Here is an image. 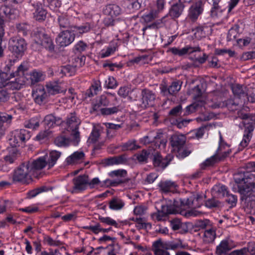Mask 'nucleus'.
<instances>
[{"instance_id": "f257e3e1", "label": "nucleus", "mask_w": 255, "mask_h": 255, "mask_svg": "<svg viewBox=\"0 0 255 255\" xmlns=\"http://www.w3.org/2000/svg\"><path fill=\"white\" fill-rule=\"evenodd\" d=\"M240 200L244 203V208L247 214H255V176L249 172H240L234 174Z\"/></svg>"}, {"instance_id": "f03ea898", "label": "nucleus", "mask_w": 255, "mask_h": 255, "mask_svg": "<svg viewBox=\"0 0 255 255\" xmlns=\"http://www.w3.org/2000/svg\"><path fill=\"white\" fill-rule=\"evenodd\" d=\"M186 138L183 134H173L170 138V142L173 150L176 152L177 156L183 158L190 154L191 151L184 148Z\"/></svg>"}, {"instance_id": "7ed1b4c3", "label": "nucleus", "mask_w": 255, "mask_h": 255, "mask_svg": "<svg viewBox=\"0 0 255 255\" xmlns=\"http://www.w3.org/2000/svg\"><path fill=\"white\" fill-rule=\"evenodd\" d=\"M6 68L7 70L5 69V72L0 70V88L4 86L5 82L10 78L16 76H23L24 72L27 70L22 64L17 67L15 70L11 63L7 64Z\"/></svg>"}, {"instance_id": "20e7f679", "label": "nucleus", "mask_w": 255, "mask_h": 255, "mask_svg": "<svg viewBox=\"0 0 255 255\" xmlns=\"http://www.w3.org/2000/svg\"><path fill=\"white\" fill-rule=\"evenodd\" d=\"M29 164L27 162L20 165L14 170L12 176V180L14 182H20L23 184H29L32 180L31 173L32 172Z\"/></svg>"}, {"instance_id": "39448f33", "label": "nucleus", "mask_w": 255, "mask_h": 255, "mask_svg": "<svg viewBox=\"0 0 255 255\" xmlns=\"http://www.w3.org/2000/svg\"><path fill=\"white\" fill-rule=\"evenodd\" d=\"M8 49L15 58H21L27 49V43L23 38L12 37L9 40Z\"/></svg>"}, {"instance_id": "423d86ee", "label": "nucleus", "mask_w": 255, "mask_h": 255, "mask_svg": "<svg viewBox=\"0 0 255 255\" xmlns=\"http://www.w3.org/2000/svg\"><path fill=\"white\" fill-rule=\"evenodd\" d=\"M33 39L35 44L41 46L49 51L52 52L54 51V45L53 42L43 29H37L34 31Z\"/></svg>"}, {"instance_id": "0eeeda50", "label": "nucleus", "mask_w": 255, "mask_h": 255, "mask_svg": "<svg viewBox=\"0 0 255 255\" xmlns=\"http://www.w3.org/2000/svg\"><path fill=\"white\" fill-rule=\"evenodd\" d=\"M80 124V120L74 114H71L67 120L68 130L71 131L74 145H78L80 141V132L78 131Z\"/></svg>"}, {"instance_id": "6e6552de", "label": "nucleus", "mask_w": 255, "mask_h": 255, "mask_svg": "<svg viewBox=\"0 0 255 255\" xmlns=\"http://www.w3.org/2000/svg\"><path fill=\"white\" fill-rule=\"evenodd\" d=\"M73 189L71 192L72 194L80 193L87 189L89 183V177L87 175H80L72 179Z\"/></svg>"}, {"instance_id": "1a4fd4ad", "label": "nucleus", "mask_w": 255, "mask_h": 255, "mask_svg": "<svg viewBox=\"0 0 255 255\" xmlns=\"http://www.w3.org/2000/svg\"><path fill=\"white\" fill-rule=\"evenodd\" d=\"M163 198V200H160V202H161L160 221H165L169 215L176 214L177 212L174 204L172 200L166 199L164 197Z\"/></svg>"}, {"instance_id": "9d476101", "label": "nucleus", "mask_w": 255, "mask_h": 255, "mask_svg": "<svg viewBox=\"0 0 255 255\" xmlns=\"http://www.w3.org/2000/svg\"><path fill=\"white\" fill-rule=\"evenodd\" d=\"M75 35L71 29L64 30L59 33L56 41L61 47H65L74 41Z\"/></svg>"}, {"instance_id": "9b49d317", "label": "nucleus", "mask_w": 255, "mask_h": 255, "mask_svg": "<svg viewBox=\"0 0 255 255\" xmlns=\"http://www.w3.org/2000/svg\"><path fill=\"white\" fill-rule=\"evenodd\" d=\"M203 197L199 194L193 195L189 198L180 199L181 208H198L202 205Z\"/></svg>"}, {"instance_id": "f8f14e48", "label": "nucleus", "mask_w": 255, "mask_h": 255, "mask_svg": "<svg viewBox=\"0 0 255 255\" xmlns=\"http://www.w3.org/2000/svg\"><path fill=\"white\" fill-rule=\"evenodd\" d=\"M127 171L125 169L115 170L109 173V176L114 179L113 184L117 186L127 184L130 181V179L127 177Z\"/></svg>"}, {"instance_id": "ddd939ff", "label": "nucleus", "mask_w": 255, "mask_h": 255, "mask_svg": "<svg viewBox=\"0 0 255 255\" xmlns=\"http://www.w3.org/2000/svg\"><path fill=\"white\" fill-rule=\"evenodd\" d=\"M32 96L36 104L42 105L47 102L49 95L43 86L38 85L33 89Z\"/></svg>"}, {"instance_id": "4468645a", "label": "nucleus", "mask_w": 255, "mask_h": 255, "mask_svg": "<svg viewBox=\"0 0 255 255\" xmlns=\"http://www.w3.org/2000/svg\"><path fill=\"white\" fill-rule=\"evenodd\" d=\"M235 247L236 244L232 240L226 238L217 246L216 253L217 255H229V252Z\"/></svg>"}, {"instance_id": "2eb2a0df", "label": "nucleus", "mask_w": 255, "mask_h": 255, "mask_svg": "<svg viewBox=\"0 0 255 255\" xmlns=\"http://www.w3.org/2000/svg\"><path fill=\"white\" fill-rule=\"evenodd\" d=\"M141 103L139 104L141 108L145 109L154 105L155 96L151 91L144 89L141 92Z\"/></svg>"}, {"instance_id": "dca6fc26", "label": "nucleus", "mask_w": 255, "mask_h": 255, "mask_svg": "<svg viewBox=\"0 0 255 255\" xmlns=\"http://www.w3.org/2000/svg\"><path fill=\"white\" fill-rule=\"evenodd\" d=\"M231 152V150L228 149V151H224L222 153L217 152L207 159L201 165V168L204 169L206 167L212 166L219 161L223 160L227 156H228Z\"/></svg>"}, {"instance_id": "f3484780", "label": "nucleus", "mask_w": 255, "mask_h": 255, "mask_svg": "<svg viewBox=\"0 0 255 255\" xmlns=\"http://www.w3.org/2000/svg\"><path fill=\"white\" fill-rule=\"evenodd\" d=\"M159 132L157 131L154 135L153 132H151L141 138L140 142L144 145L150 144L151 146L149 147L150 149L149 150H153L155 151L156 148H159V144L158 143L157 141V139L159 138Z\"/></svg>"}, {"instance_id": "a211bd4d", "label": "nucleus", "mask_w": 255, "mask_h": 255, "mask_svg": "<svg viewBox=\"0 0 255 255\" xmlns=\"http://www.w3.org/2000/svg\"><path fill=\"white\" fill-rule=\"evenodd\" d=\"M203 11V2L201 0H198L190 6L188 17L192 22H195Z\"/></svg>"}, {"instance_id": "6ab92c4d", "label": "nucleus", "mask_w": 255, "mask_h": 255, "mask_svg": "<svg viewBox=\"0 0 255 255\" xmlns=\"http://www.w3.org/2000/svg\"><path fill=\"white\" fill-rule=\"evenodd\" d=\"M254 127L252 124H246L242 141L239 145V148L242 150L248 145L253 135Z\"/></svg>"}, {"instance_id": "aec40b11", "label": "nucleus", "mask_w": 255, "mask_h": 255, "mask_svg": "<svg viewBox=\"0 0 255 255\" xmlns=\"http://www.w3.org/2000/svg\"><path fill=\"white\" fill-rule=\"evenodd\" d=\"M181 84L179 81L173 82L168 87L164 84H162L161 89V92L164 95H173L176 94L181 89Z\"/></svg>"}, {"instance_id": "412c9836", "label": "nucleus", "mask_w": 255, "mask_h": 255, "mask_svg": "<svg viewBox=\"0 0 255 255\" xmlns=\"http://www.w3.org/2000/svg\"><path fill=\"white\" fill-rule=\"evenodd\" d=\"M121 7L116 4L110 3L106 4L103 8L102 12L105 15H111L117 17L121 13Z\"/></svg>"}, {"instance_id": "4be33fe9", "label": "nucleus", "mask_w": 255, "mask_h": 255, "mask_svg": "<svg viewBox=\"0 0 255 255\" xmlns=\"http://www.w3.org/2000/svg\"><path fill=\"white\" fill-rule=\"evenodd\" d=\"M34 12L33 16L36 20L41 21L45 20L47 15V11L44 9L42 4L38 2H34L32 4Z\"/></svg>"}, {"instance_id": "5701e85b", "label": "nucleus", "mask_w": 255, "mask_h": 255, "mask_svg": "<svg viewBox=\"0 0 255 255\" xmlns=\"http://www.w3.org/2000/svg\"><path fill=\"white\" fill-rule=\"evenodd\" d=\"M27 163L29 164V168L32 172L41 170L45 167L46 165H48L47 158L45 156L40 157L36 160L31 162L28 161Z\"/></svg>"}, {"instance_id": "b1692460", "label": "nucleus", "mask_w": 255, "mask_h": 255, "mask_svg": "<svg viewBox=\"0 0 255 255\" xmlns=\"http://www.w3.org/2000/svg\"><path fill=\"white\" fill-rule=\"evenodd\" d=\"M30 132L25 129H20L15 130L13 132V140L16 144L19 142H25L30 138Z\"/></svg>"}, {"instance_id": "393cba45", "label": "nucleus", "mask_w": 255, "mask_h": 255, "mask_svg": "<svg viewBox=\"0 0 255 255\" xmlns=\"http://www.w3.org/2000/svg\"><path fill=\"white\" fill-rule=\"evenodd\" d=\"M170 51L172 54L179 56H182L187 54H190L194 52L200 51V48L199 47H192L190 46H186L182 48V49H179L177 47H173L170 49Z\"/></svg>"}, {"instance_id": "a878e982", "label": "nucleus", "mask_w": 255, "mask_h": 255, "mask_svg": "<svg viewBox=\"0 0 255 255\" xmlns=\"http://www.w3.org/2000/svg\"><path fill=\"white\" fill-rule=\"evenodd\" d=\"M209 2L212 5L210 11L211 16L213 18H217L221 17L223 9L220 5L221 0H208Z\"/></svg>"}, {"instance_id": "bb28decb", "label": "nucleus", "mask_w": 255, "mask_h": 255, "mask_svg": "<svg viewBox=\"0 0 255 255\" xmlns=\"http://www.w3.org/2000/svg\"><path fill=\"white\" fill-rule=\"evenodd\" d=\"M57 22L60 29H71L74 25L70 21V17L66 14H62L58 16Z\"/></svg>"}, {"instance_id": "cd10ccee", "label": "nucleus", "mask_w": 255, "mask_h": 255, "mask_svg": "<svg viewBox=\"0 0 255 255\" xmlns=\"http://www.w3.org/2000/svg\"><path fill=\"white\" fill-rule=\"evenodd\" d=\"M228 188L224 185L218 184L215 185L212 189V193L217 198H223L228 193Z\"/></svg>"}, {"instance_id": "c85d7f7f", "label": "nucleus", "mask_w": 255, "mask_h": 255, "mask_svg": "<svg viewBox=\"0 0 255 255\" xmlns=\"http://www.w3.org/2000/svg\"><path fill=\"white\" fill-rule=\"evenodd\" d=\"M232 92L238 98L246 97L248 96L247 87L240 84H235L232 87Z\"/></svg>"}, {"instance_id": "c756f323", "label": "nucleus", "mask_w": 255, "mask_h": 255, "mask_svg": "<svg viewBox=\"0 0 255 255\" xmlns=\"http://www.w3.org/2000/svg\"><path fill=\"white\" fill-rule=\"evenodd\" d=\"M92 28L91 23L86 22L80 26L74 25L72 31L75 32L76 35H81L83 33L89 32Z\"/></svg>"}, {"instance_id": "7c9ffc66", "label": "nucleus", "mask_w": 255, "mask_h": 255, "mask_svg": "<svg viewBox=\"0 0 255 255\" xmlns=\"http://www.w3.org/2000/svg\"><path fill=\"white\" fill-rule=\"evenodd\" d=\"M125 156L122 155L119 156H114L105 159L104 164L106 166H111L115 164H120L126 162Z\"/></svg>"}, {"instance_id": "2f4dec72", "label": "nucleus", "mask_w": 255, "mask_h": 255, "mask_svg": "<svg viewBox=\"0 0 255 255\" xmlns=\"http://www.w3.org/2000/svg\"><path fill=\"white\" fill-rule=\"evenodd\" d=\"M48 95H55L62 92L60 86L55 82H50L46 85Z\"/></svg>"}, {"instance_id": "473e14b6", "label": "nucleus", "mask_w": 255, "mask_h": 255, "mask_svg": "<svg viewBox=\"0 0 255 255\" xmlns=\"http://www.w3.org/2000/svg\"><path fill=\"white\" fill-rule=\"evenodd\" d=\"M110 102L106 95H103L97 98L96 103L93 105L94 111H100L101 107L109 106Z\"/></svg>"}, {"instance_id": "72a5a7b5", "label": "nucleus", "mask_w": 255, "mask_h": 255, "mask_svg": "<svg viewBox=\"0 0 255 255\" xmlns=\"http://www.w3.org/2000/svg\"><path fill=\"white\" fill-rule=\"evenodd\" d=\"M71 143L73 144V138L71 139L63 135L57 136L54 139L55 144L59 147H66Z\"/></svg>"}, {"instance_id": "f704fd0d", "label": "nucleus", "mask_w": 255, "mask_h": 255, "mask_svg": "<svg viewBox=\"0 0 255 255\" xmlns=\"http://www.w3.org/2000/svg\"><path fill=\"white\" fill-rule=\"evenodd\" d=\"M84 156L85 154L83 151H75L66 158V161L68 165L74 164L83 159Z\"/></svg>"}, {"instance_id": "c9c22d12", "label": "nucleus", "mask_w": 255, "mask_h": 255, "mask_svg": "<svg viewBox=\"0 0 255 255\" xmlns=\"http://www.w3.org/2000/svg\"><path fill=\"white\" fill-rule=\"evenodd\" d=\"M156 2L158 8L157 10H152L148 14L143 15L142 16V18L145 22H151L158 17L159 0H157Z\"/></svg>"}, {"instance_id": "e433bc0d", "label": "nucleus", "mask_w": 255, "mask_h": 255, "mask_svg": "<svg viewBox=\"0 0 255 255\" xmlns=\"http://www.w3.org/2000/svg\"><path fill=\"white\" fill-rule=\"evenodd\" d=\"M216 237V230L210 228L205 230L204 233V241L207 243H212Z\"/></svg>"}, {"instance_id": "4c0bfd02", "label": "nucleus", "mask_w": 255, "mask_h": 255, "mask_svg": "<svg viewBox=\"0 0 255 255\" xmlns=\"http://www.w3.org/2000/svg\"><path fill=\"white\" fill-rule=\"evenodd\" d=\"M60 155L61 152L56 150H52L50 152L48 159L47 160L49 168H51L55 164Z\"/></svg>"}, {"instance_id": "58836bf2", "label": "nucleus", "mask_w": 255, "mask_h": 255, "mask_svg": "<svg viewBox=\"0 0 255 255\" xmlns=\"http://www.w3.org/2000/svg\"><path fill=\"white\" fill-rule=\"evenodd\" d=\"M124 202L120 198H113L109 202V208L114 210L121 209L124 206Z\"/></svg>"}, {"instance_id": "ea45409f", "label": "nucleus", "mask_w": 255, "mask_h": 255, "mask_svg": "<svg viewBox=\"0 0 255 255\" xmlns=\"http://www.w3.org/2000/svg\"><path fill=\"white\" fill-rule=\"evenodd\" d=\"M184 7L183 4L180 2L174 4L170 10V15L174 17H179L182 12Z\"/></svg>"}, {"instance_id": "a19ab883", "label": "nucleus", "mask_w": 255, "mask_h": 255, "mask_svg": "<svg viewBox=\"0 0 255 255\" xmlns=\"http://www.w3.org/2000/svg\"><path fill=\"white\" fill-rule=\"evenodd\" d=\"M175 187V183L170 181L160 182V189L162 190V192L164 193L170 192L171 189L174 188Z\"/></svg>"}, {"instance_id": "79ce46f5", "label": "nucleus", "mask_w": 255, "mask_h": 255, "mask_svg": "<svg viewBox=\"0 0 255 255\" xmlns=\"http://www.w3.org/2000/svg\"><path fill=\"white\" fill-rule=\"evenodd\" d=\"M12 117L10 115L7 114H2L0 115V129L2 130L3 131L5 130V127L4 125V123H10Z\"/></svg>"}, {"instance_id": "37998d69", "label": "nucleus", "mask_w": 255, "mask_h": 255, "mask_svg": "<svg viewBox=\"0 0 255 255\" xmlns=\"http://www.w3.org/2000/svg\"><path fill=\"white\" fill-rule=\"evenodd\" d=\"M58 121L57 120L56 117L52 114L45 116L44 120V124L48 128H51L54 125H58Z\"/></svg>"}, {"instance_id": "c03bdc74", "label": "nucleus", "mask_w": 255, "mask_h": 255, "mask_svg": "<svg viewBox=\"0 0 255 255\" xmlns=\"http://www.w3.org/2000/svg\"><path fill=\"white\" fill-rule=\"evenodd\" d=\"M48 190V189L46 186H41L39 188H35L33 190L29 191L27 193L26 198L28 199H31L32 198H34L39 193H41L43 192L47 191Z\"/></svg>"}, {"instance_id": "a18cd8bd", "label": "nucleus", "mask_w": 255, "mask_h": 255, "mask_svg": "<svg viewBox=\"0 0 255 255\" xmlns=\"http://www.w3.org/2000/svg\"><path fill=\"white\" fill-rule=\"evenodd\" d=\"M77 67V64L67 65L62 67L61 72L65 74H69V76H72L75 74Z\"/></svg>"}, {"instance_id": "49530a36", "label": "nucleus", "mask_w": 255, "mask_h": 255, "mask_svg": "<svg viewBox=\"0 0 255 255\" xmlns=\"http://www.w3.org/2000/svg\"><path fill=\"white\" fill-rule=\"evenodd\" d=\"M206 207L209 209L219 208L221 205V202L215 197H212L207 200L205 203Z\"/></svg>"}, {"instance_id": "de8ad7c7", "label": "nucleus", "mask_w": 255, "mask_h": 255, "mask_svg": "<svg viewBox=\"0 0 255 255\" xmlns=\"http://www.w3.org/2000/svg\"><path fill=\"white\" fill-rule=\"evenodd\" d=\"M119 110V106H115L112 108H104L100 109L101 114L103 116H109L117 113Z\"/></svg>"}, {"instance_id": "09e8293b", "label": "nucleus", "mask_w": 255, "mask_h": 255, "mask_svg": "<svg viewBox=\"0 0 255 255\" xmlns=\"http://www.w3.org/2000/svg\"><path fill=\"white\" fill-rule=\"evenodd\" d=\"M150 152H148L146 149H143L140 152L137 153L135 155L136 159L140 163H146Z\"/></svg>"}, {"instance_id": "8fccbe9b", "label": "nucleus", "mask_w": 255, "mask_h": 255, "mask_svg": "<svg viewBox=\"0 0 255 255\" xmlns=\"http://www.w3.org/2000/svg\"><path fill=\"white\" fill-rule=\"evenodd\" d=\"M100 136V129L96 127H94L92 131L88 138V141L90 143H94L97 141Z\"/></svg>"}, {"instance_id": "3c124183", "label": "nucleus", "mask_w": 255, "mask_h": 255, "mask_svg": "<svg viewBox=\"0 0 255 255\" xmlns=\"http://www.w3.org/2000/svg\"><path fill=\"white\" fill-rule=\"evenodd\" d=\"M140 147L139 146L135 144L134 141H128L122 145V149L123 151L135 150Z\"/></svg>"}, {"instance_id": "603ef678", "label": "nucleus", "mask_w": 255, "mask_h": 255, "mask_svg": "<svg viewBox=\"0 0 255 255\" xmlns=\"http://www.w3.org/2000/svg\"><path fill=\"white\" fill-rule=\"evenodd\" d=\"M238 201V197L236 195L229 193L226 195V201L230 205V208L234 207L236 206Z\"/></svg>"}, {"instance_id": "864d4df0", "label": "nucleus", "mask_w": 255, "mask_h": 255, "mask_svg": "<svg viewBox=\"0 0 255 255\" xmlns=\"http://www.w3.org/2000/svg\"><path fill=\"white\" fill-rule=\"evenodd\" d=\"M105 16V17L104 18L103 20V23L104 25L106 27L114 26L118 19L111 15Z\"/></svg>"}, {"instance_id": "5fc2aeb1", "label": "nucleus", "mask_w": 255, "mask_h": 255, "mask_svg": "<svg viewBox=\"0 0 255 255\" xmlns=\"http://www.w3.org/2000/svg\"><path fill=\"white\" fill-rule=\"evenodd\" d=\"M98 219L101 222L105 224L118 227V224L116 221L109 217H103L102 216H99Z\"/></svg>"}, {"instance_id": "6e6d98bb", "label": "nucleus", "mask_w": 255, "mask_h": 255, "mask_svg": "<svg viewBox=\"0 0 255 255\" xmlns=\"http://www.w3.org/2000/svg\"><path fill=\"white\" fill-rule=\"evenodd\" d=\"M130 3L129 5V8L132 9L133 11L139 9L142 3H144V0H129Z\"/></svg>"}, {"instance_id": "4d7b16f0", "label": "nucleus", "mask_w": 255, "mask_h": 255, "mask_svg": "<svg viewBox=\"0 0 255 255\" xmlns=\"http://www.w3.org/2000/svg\"><path fill=\"white\" fill-rule=\"evenodd\" d=\"M12 153L6 155L4 157V160L6 162L12 163L17 159V150L15 149L12 150Z\"/></svg>"}, {"instance_id": "13d9d810", "label": "nucleus", "mask_w": 255, "mask_h": 255, "mask_svg": "<svg viewBox=\"0 0 255 255\" xmlns=\"http://www.w3.org/2000/svg\"><path fill=\"white\" fill-rule=\"evenodd\" d=\"M223 107H227L230 111H235L237 110V107L238 104H236L232 99H228L223 102Z\"/></svg>"}, {"instance_id": "bf43d9fd", "label": "nucleus", "mask_w": 255, "mask_h": 255, "mask_svg": "<svg viewBox=\"0 0 255 255\" xmlns=\"http://www.w3.org/2000/svg\"><path fill=\"white\" fill-rule=\"evenodd\" d=\"M173 155L171 154H167L163 158L160 155V166L162 168H165L173 159Z\"/></svg>"}, {"instance_id": "052dcab7", "label": "nucleus", "mask_w": 255, "mask_h": 255, "mask_svg": "<svg viewBox=\"0 0 255 255\" xmlns=\"http://www.w3.org/2000/svg\"><path fill=\"white\" fill-rule=\"evenodd\" d=\"M198 107L199 104L196 103L190 104L186 107L183 115L186 116L195 112Z\"/></svg>"}, {"instance_id": "680f3d73", "label": "nucleus", "mask_w": 255, "mask_h": 255, "mask_svg": "<svg viewBox=\"0 0 255 255\" xmlns=\"http://www.w3.org/2000/svg\"><path fill=\"white\" fill-rule=\"evenodd\" d=\"M117 85V82L113 77H109L105 80V86L108 89H114Z\"/></svg>"}, {"instance_id": "e2e57ef3", "label": "nucleus", "mask_w": 255, "mask_h": 255, "mask_svg": "<svg viewBox=\"0 0 255 255\" xmlns=\"http://www.w3.org/2000/svg\"><path fill=\"white\" fill-rule=\"evenodd\" d=\"M116 50V48L115 46H109L105 51L102 50L100 54L101 57L103 58L109 56L113 54Z\"/></svg>"}, {"instance_id": "0e129e2a", "label": "nucleus", "mask_w": 255, "mask_h": 255, "mask_svg": "<svg viewBox=\"0 0 255 255\" xmlns=\"http://www.w3.org/2000/svg\"><path fill=\"white\" fill-rule=\"evenodd\" d=\"M170 226L174 231L179 230L182 224L180 220L178 218H174L171 220H169Z\"/></svg>"}, {"instance_id": "69168bd1", "label": "nucleus", "mask_w": 255, "mask_h": 255, "mask_svg": "<svg viewBox=\"0 0 255 255\" xmlns=\"http://www.w3.org/2000/svg\"><path fill=\"white\" fill-rule=\"evenodd\" d=\"M42 74L41 72H33L30 75V80L32 84H34L41 81Z\"/></svg>"}, {"instance_id": "338daca9", "label": "nucleus", "mask_w": 255, "mask_h": 255, "mask_svg": "<svg viewBox=\"0 0 255 255\" xmlns=\"http://www.w3.org/2000/svg\"><path fill=\"white\" fill-rule=\"evenodd\" d=\"M85 229L91 231L95 234H98L99 232H101L102 228L99 223H97L94 226H89L83 227Z\"/></svg>"}, {"instance_id": "774afa93", "label": "nucleus", "mask_w": 255, "mask_h": 255, "mask_svg": "<svg viewBox=\"0 0 255 255\" xmlns=\"http://www.w3.org/2000/svg\"><path fill=\"white\" fill-rule=\"evenodd\" d=\"M87 47V44L83 41H79L74 46L75 50L79 52L85 51Z\"/></svg>"}]
</instances>
